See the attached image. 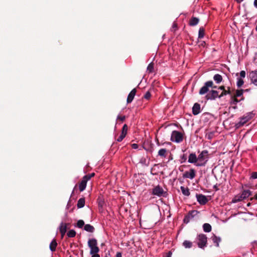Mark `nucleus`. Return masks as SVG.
Instances as JSON below:
<instances>
[{
	"label": "nucleus",
	"mask_w": 257,
	"mask_h": 257,
	"mask_svg": "<svg viewBox=\"0 0 257 257\" xmlns=\"http://www.w3.org/2000/svg\"><path fill=\"white\" fill-rule=\"evenodd\" d=\"M198 240V246L202 249H204L206 246L207 242V237L205 234H200L197 237Z\"/></svg>",
	"instance_id": "7ed1b4c3"
},
{
	"label": "nucleus",
	"mask_w": 257,
	"mask_h": 257,
	"mask_svg": "<svg viewBox=\"0 0 257 257\" xmlns=\"http://www.w3.org/2000/svg\"><path fill=\"white\" fill-rule=\"evenodd\" d=\"M125 119V116H120V115H118L117 117V119L118 120H120L121 121H123Z\"/></svg>",
	"instance_id": "c03bdc74"
},
{
	"label": "nucleus",
	"mask_w": 257,
	"mask_h": 257,
	"mask_svg": "<svg viewBox=\"0 0 257 257\" xmlns=\"http://www.w3.org/2000/svg\"><path fill=\"white\" fill-rule=\"evenodd\" d=\"M237 3H240L243 0H235Z\"/></svg>",
	"instance_id": "4d7b16f0"
},
{
	"label": "nucleus",
	"mask_w": 257,
	"mask_h": 257,
	"mask_svg": "<svg viewBox=\"0 0 257 257\" xmlns=\"http://www.w3.org/2000/svg\"><path fill=\"white\" fill-rule=\"evenodd\" d=\"M181 160H182L181 162V163L186 162V161L187 160V155L186 154H183L181 157Z\"/></svg>",
	"instance_id": "37998d69"
},
{
	"label": "nucleus",
	"mask_w": 257,
	"mask_h": 257,
	"mask_svg": "<svg viewBox=\"0 0 257 257\" xmlns=\"http://www.w3.org/2000/svg\"><path fill=\"white\" fill-rule=\"evenodd\" d=\"M231 101L230 103L231 104L236 105L237 104V103L240 102V100H239L237 98V97H236L235 96H234L233 95L231 96Z\"/></svg>",
	"instance_id": "7c9ffc66"
},
{
	"label": "nucleus",
	"mask_w": 257,
	"mask_h": 257,
	"mask_svg": "<svg viewBox=\"0 0 257 257\" xmlns=\"http://www.w3.org/2000/svg\"><path fill=\"white\" fill-rule=\"evenodd\" d=\"M250 90L249 89H243V92H248Z\"/></svg>",
	"instance_id": "6e6d98bb"
},
{
	"label": "nucleus",
	"mask_w": 257,
	"mask_h": 257,
	"mask_svg": "<svg viewBox=\"0 0 257 257\" xmlns=\"http://www.w3.org/2000/svg\"><path fill=\"white\" fill-rule=\"evenodd\" d=\"M172 254V253L171 252V251H170L167 253L166 257H171Z\"/></svg>",
	"instance_id": "3c124183"
},
{
	"label": "nucleus",
	"mask_w": 257,
	"mask_h": 257,
	"mask_svg": "<svg viewBox=\"0 0 257 257\" xmlns=\"http://www.w3.org/2000/svg\"><path fill=\"white\" fill-rule=\"evenodd\" d=\"M181 190L183 195L188 196L190 195L189 189L187 187H185L184 186L181 187Z\"/></svg>",
	"instance_id": "cd10ccee"
},
{
	"label": "nucleus",
	"mask_w": 257,
	"mask_h": 257,
	"mask_svg": "<svg viewBox=\"0 0 257 257\" xmlns=\"http://www.w3.org/2000/svg\"><path fill=\"white\" fill-rule=\"evenodd\" d=\"M88 246L90 249V253H98L99 251L97 241L95 238L89 239L88 241Z\"/></svg>",
	"instance_id": "f03ea898"
},
{
	"label": "nucleus",
	"mask_w": 257,
	"mask_h": 257,
	"mask_svg": "<svg viewBox=\"0 0 257 257\" xmlns=\"http://www.w3.org/2000/svg\"><path fill=\"white\" fill-rule=\"evenodd\" d=\"M127 125L126 124H124L122 128V130H121V134H123L124 135V136H126V134H127Z\"/></svg>",
	"instance_id": "4c0bfd02"
},
{
	"label": "nucleus",
	"mask_w": 257,
	"mask_h": 257,
	"mask_svg": "<svg viewBox=\"0 0 257 257\" xmlns=\"http://www.w3.org/2000/svg\"><path fill=\"white\" fill-rule=\"evenodd\" d=\"M84 229L85 231L91 233L93 232L95 230L94 227L89 224H85L84 226Z\"/></svg>",
	"instance_id": "6ab92c4d"
},
{
	"label": "nucleus",
	"mask_w": 257,
	"mask_h": 257,
	"mask_svg": "<svg viewBox=\"0 0 257 257\" xmlns=\"http://www.w3.org/2000/svg\"><path fill=\"white\" fill-rule=\"evenodd\" d=\"M167 154V151L166 149H161L158 152V155L162 158H165Z\"/></svg>",
	"instance_id": "a878e982"
},
{
	"label": "nucleus",
	"mask_w": 257,
	"mask_h": 257,
	"mask_svg": "<svg viewBox=\"0 0 257 257\" xmlns=\"http://www.w3.org/2000/svg\"><path fill=\"white\" fill-rule=\"evenodd\" d=\"M251 114H248L246 116H244L240 118L238 122L236 123L235 125L236 128H239L243 125L246 122L251 118Z\"/></svg>",
	"instance_id": "39448f33"
},
{
	"label": "nucleus",
	"mask_w": 257,
	"mask_h": 257,
	"mask_svg": "<svg viewBox=\"0 0 257 257\" xmlns=\"http://www.w3.org/2000/svg\"><path fill=\"white\" fill-rule=\"evenodd\" d=\"M85 198H80L77 202V207L78 208H82L85 205Z\"/></svg>",
	"instance_id": "b1692460"
},
{
	"label": "nucleus",
	"mask_w": 257,
	"mask_h": 257,
	"mask_svg": "<svg viewBox=\"0 0 257 257\" xmlns=\"http://www.w3.org/2000/svg\"><path fill=\"white\" fill-rule=\"evenodd\" d=\"M245 74H246V73H245V71H244V70H242L240 71V78H244L245 77Z\"/></svg>",
	"instance_id": "a18cd8bd"
},
{
	"label": "nucleus",
	"mask_w": 257,
	"mask_h": 257,
	"mask_svg": "<svg viewBox=\"0 0 257 257\" xmlns=\"http://www.w3.org/2000/svg\"><path fill=\"white\" fill-rule=\"evenodd\" d=\"M205 34V30L203 27L199 28L198 33V38L202 39L204 37Z\"/></svg>",
	"instance_id": "c85d7f7f"
},
{
	"label": "nucleus",
	"mask_w": 257,
	"mask_h": 257,
	"mask_svg": "<svg viewBox=\"0 0 257 257\" xmlns=\"http://www.w3.org/2000/svg\"><path fill=\"white\" fill-rule=\"evenodd\" d=\"M243 199L240 195L235 196L232 199V202L233 203H236L242 201Z\"/></svg>",
	"instance_id": "473e14b6"
},
{
	"label": "nucleus",
	"mask_w": 257,
	"mask_h": 257,
	"mask_svg": "<svg viewBox=\"0 0 257 257\" xmlns=\"http://www.w3.org/2000/svg\"><path fill=\"white\" fill-rule=\"evenodd\" d=\"M243 89H237L235 91V93L233 95V96L236 97L241 96L243 95Z\"/></svg>",
	"instance_id": "2f4dec72"
},
{
	"label": "nucleus",
	"mask_w": 257,
	"mask_h": 257,
	"mask_svg": "<svg viewBox=\"0 0 257 257\" xmlns=\"http://www.w3.org/2000/svg\"><path fill=\"white\" fill-rule=\"evenodd\" d=\"M177 24L175 22H174L171 28L172 31L175 32L177 30Z\"/></svg>",
	"instance_id": "ea45409f"
},
{
	"label": "nucleus",
	"mask_w": 257,
	"mask_h": 257,
	"mask_svg": "<svg viewBox=\"0 0 257 257\" xmlns=\"http://www.w3.org/2000/svg\"><path fill=\"white\" fill-rule=\"evenodd\" d=\"M255 30L257 32V25H256V28H255Z\"/></svg>",
	"instance_id": "680f3d73"
},
{
	"label": "nucleus",
	"mask_w": 257,
	"mask_h": 257,
	"mask_svg": "<svg viewBox=\"0 0 257 257\" xmlns=\"http://www.w3.org/2000/svg\"><path fill=\"white\" fill-rule=\"evenodd\" d=\"M244 100V97L242 95L241 99H239V100H240V101Z\"/></svg>",
	"instance_id": "13d9d810"
},
{
	"label": "nucleus",
	"mask_w": 257,
	"mask_h": 257,
	"mask_svg": "<svg viewBox=\"0 0 257 257\" xmlns=\"http://www.w3.org/2000/svg\"><path fill=\"white\" fill-rule=\"evenodd\" d=\"M208 152L207 150L203 151L198 156V162L196 164V166H204L208 160Z\"/></svg>",
	"instance_id": "f257e3e1"
},
{
	"label": "nucleus",
	"mask_w": 257,
	"mask_h": 257,
	"mask_svg": "<svg viewBox=\"0 0 257 257\" xmlns=\"http://www.w3.org/2000/svg\"><path fill=\"white\" fill-rule=\"evenodd\" d=\"M231 94V92L230 90V88L229 87H227V89H225L224 91H222L221 94L219 95V98H221L225 95L227 94L230 95Z\"/></svg>",
	"instance_id": "bb28decb"
},
{
	"label": "nucleus",
	"mask_w": 257,
	"mask_h": 257,
	"mask_svg": "<svg viewBox=\"0 0 257 257\" xmlns=\"http://www.w3.org/2000/svg\"><path fill=\"white\" fill-rule=\"evenodd\" d=\"M199 22L198 18L196 17H192L189 21V25L191 26H195L198 24Z\"/></svg>",
	"instance_id": "5701e85b"
},
{
	"label": "nucleus",
	"mask_w": 257,
	"mask_h": 257,
	"mask_svg": "<svg viewBox=\"0 0 257 257\" xmlns=\"http://www.w3.org/2000/svg\"><path fill=\"white\" fill-rule=\"evenodd\" d=\"M158 144L159 145V141H158Z\"/></svg>",
	"instance_id": "69168bd1"
},
{
	"label": "nucleus",
	"mask_w": 257,
	"mask_h": 257,
	"mask_svg": "<svg viewBox=\"0 0 257 257\" xmlns=\"http://www.w3.org/2000/svg\"><path fill=\"white\" fill-rule=\"evenodd\" d=\"M253 198H250V200H252Z\"/></svg>",
	"instance_id": "0e129e2a"
},
{
	"label": "nucleus",
	"mask_w": 257,
	"mask_h": 257,
	"mask_svg": "<svg viewBox=\"0 0 257 257\" xmlns=\"http://www.w3.org/2000/svg\"><path fill=\"white\" fill-rule=\"evenodd\" d=\"M249 78L251 82L257 86V71H251L249 73Z\"/></svg>",
	"instance_id": "f8f14e48"
},
{
	"label": "nucleus",
	"mask_w": 257,
	"mask_h": 257,
	"mask_svg": "<svg viewBox=\"0 0 257 257\" xmlns=\"http://www.w3.org/2000/svg\"><path fill=\"white\" fill-rule=\"evenodd\" d=\"M203 230L206 232H209L211 231V226L210 224L205 223L203 225Z\"/></svg>",
	"instance_id": "393cba45"
},
{
	"label": "nucleus",
	"mask_w": 257,
	"mask_h": 257,
	"mask_svg": "<svg viewBox=\"0 0 257 257\" xmlns=\"http://www.w3.org/2000/svg\"><path fill=\"white\" fill-rule=\"evenodd\" d=\"M251 195V192L249 190H244L240 194L242 199H244L248 197L249 196Z\"/></svg>",
	"instance_id": "412c9836"
},
{
	"label": "nucleus",
	"mask_w": 257,
	"mask_h": 257,
	"mask_svg": "<svg viewBox=\"0 0 257 257\" xmlns=\"http://www.w3.org/2000/svg\"><path fill=\"white\" fill-rule=\"evenodd\" d=\"M95 175L94 173H92L86 175L84 176L85 178L88 181L90 180L92 177H93Z\"/></svg>",
	"instance_id": "58836bf2"
},
{
	"label": "nucleus",
	"mask_w": 257,
	"mask_h": 257,
	"mask_svg": "<svg viewBox=\"0 0 257 257\" xmlns=\"http://www.w3.org/2000/svg\"><path fill=\"white\" fill-rule=\"evenodd\" d=\"M254 198L257 200V194L254 196Z\"/></svg>",
	"instance_id": "bf43d9fd"
},
{
	"label": "nucleus",
	"mask_w": 257,
	"mask_h": 257,
	"mask_svg": "<svg viewBox=\"0 0 257 257\" xmlns=\"http://www.w3.org/2000/svg\"><path fill=\"white\" fill-rule=\"evenodd\" d=\"M209 87H211L212 88H217V86L214 85L213 83V86H209Z\"/></svg>",
	"instance_id": "5fc2aeb1"
},
{
	"label": "nucleus",
	"mask_w": 257,
	"mask_h": 257,
	"mask_svg": "<svg viewBox=\"0 0 257 257\" xmlns=\"http://www.w3.org/2000/svg\"><path fill=\"white\" fill-rule=\"evenodd\" d=\"M84 225V221L83 220H79L76 224V226L79 228H82Z\"/></svg>",
	"instance_id": "e433bc0d"
},
{
	"label": "nucleus",
	"mask_w": 257,
	"mask_h": 257,
	"mask_svg": "<svg viewBox=\"0 0 257 257\" xmlns=\"http://www.w3.org/2000/svg\"><path fill=\"white\" fill-rule=\"evenodd\" d=\"M87 181L88 180L83 177L79 184V190L81 192L84 191L85 189Z\"/></svg>",
	"instance_id": "2eb2a0df"
},
{
	"label": "nucleus",
	"mask_w": 257,
	"mask_h": 257,
	"mask_svg": "<svg viewBox=\"0 0 257 257\" xmlns=\"http://www.w3.org/2000/svg\"><path fill=\"white\" fill-rule=\"evenodd\" d=\"M196 176V171L194 169H191L189 171H186L183 174V177L193 179Z\"/></svg>",
	"instance_id": "9b49d317"
},
{
	"label": "nucleus",
	"mask_w": 257,
	"mask_h": 257,
	"mask_svg": "<svg viewBox=\"0 0 257 257\" xmlns=\"http://www.w3.org/2000/svg\"><path fill=\"white\" fill-rule=\"evenodd\" d=\"M136 89L134 88L130 92L127 97L126 101L127 103H130L132 102L136 94Z\"/></svg>",
	"instance_id": "ddd939ff"
},
{
	"label": "nucleus",
	"mask_w": 257,
	"mask_h": 257,
	"mask_svg": "<svg viewBox=\"0 0 257 257\" xmlns=\"http://www.w3.org/2000/svg\"><path fill=\"white\" fill-rule=\"evenodd\" d=\"M213 86V81H208L204 83V85L201 87L199 90V93L200 95H203L209 91V86Z\"/></svg>",
	"instance_id": "423d86ee"
},
{
	"label": "nucleus",
	"mask_w": 257,
	"mask_h": 257,
	"mask_svg": "<svg viewBox=\"0 0 257 257\" xmlns=\"http://www.w3.org/2000/svg\"><path fill=\"white\" fill-rule=\"evenodd\" d=\"M256 151H257V148H256Z\"/></svg>",
	"instance_id": "338daca9"
},
{
	"label": "nucleus",
	"mask_w": 257,
	"mask_h": 257,
	"mask_svg": "<svg viewBox=\"0 0 257 257\" xmlns=\"http://www.w3.org/2000/svg\"><path fill=\"white\" fill-rule=\"evenodd\" d=\"M166 193V192L164 191L163 189L159 185L156 186L152 190V194L159 197L165 196L164 194Z\"/></svg>",
	"instance_id": "6e6552de"
},
{
	"label": "nucleus",
	"mask_w": 257,
	"mask_h": 257,
	"mask_svg": "<svg viewBox=\"0 0 257 257\" xmlns=\"http://www.w3.org/2000/svg\"><path fill=\"white\" fill-rule=\"evenodd\" d=\"M213 78L217 84H219L223 80L222 76L219 74H215Z\"/></svg>",
	"instance_id": "aec40b11"
},
{
	"label": "nucleus",
	"mask_w": 257,
	"mask_h": 257,
	"mask_svg": "<svg viewBox=\"0 0 257 257\" xmlns=\"http://www.w3.org/2000/svg\"><path fill=\"white\" fill-rule=\"evenodd\" d=\"M90 254L92 255L91 257H100V255L98 254V253H93Z\"/></svg>",
	"instance_id": "de8ad7c7"
},
{
	"label": "nucleus",
	"mask_w": 257,
	"mask_h": 257,
	"mask_svg": "<svg viewBox=\"0 0 257 257\" xmlns=\"http://www.w3.org/2000/svg\"><path fill=\"white\" fill-rule=\"evenodd\" d=\"M125 137V136H124L123 134H120V135L119 136V137L116 139V141L118 142H121L123 139L124 138V137Z\"/></svg>",
	"instance_id": "79ce46f5"
},
{
	"label": "nucleus",
	"mask_w": 257,
	"mask_h": 257,
	"mask_svg": "<svg viewBox=\"0 0 257 257\" xmlns=\"http://www.w3.org/2000/svg\"><path fill=\"white\" fill-rule=\"evenodd\" d=\"M251 177L253 179H256L257 178V172H253L252 174H251Z\"/></svg>",
	"instance_id": "49530a36"
},
{
	"label": "nucleus",
	"mask_w": 257,
	"mask_h": 257,
	"mask_svg": "<svg viewBox=\"0 0 257 257\" xmlns=\"http://www.w3.org/2000/svg\"><path fill=\"white\" fill-rule=\"evenodd\" d=\"M76 233V231L74 230L71 229L67 232V235L68 237H74L75 236Z\"/></svg>",
	"instance_id": "72a5a7b5"
},
{
	"label": "nucleus",
	"mask_w": 257,
	"mask_h": 257,
	"mask_svg": "<svg viewBox=\"0 0 257 257\" xmlns=\"http://www.w3.org/2000/svg\"><path fill=\"white\" fill-rule=\"evenodd\" d=\"M199 212L196 210H193L190 211L187 215H185L183 221L185 223H188L190 220L192 219L195 215H196Z\"/></svg>",
	"instance_id": "0eeeda50"
},
{
	"label": "nucleus",
	"mask_w": 257,
	"mask_h": 257,
	"mask_svg": "<svg viewBox=\"0 0 257 257\" xmlns=\"http://www.w3.org/2000/svg\"><path fill=\"white\" fill-rule=\"evenodd\" d=\"M183 245L185 248H191L192 246V242L189 240H184L183 243Z\"/></svg>",
	"instance_id": "c756f323"
},
{
	"label": "nucleus",
	"mask_w": 257,
	"mask_h": 257,
	"mask_svg": "<svg viewBox=\"0 0 257 257\" xmlns=\"http://www.w3.org/2000/svg\"><path fill=\"white\" fill-rule=\"evenodd\" d=\"M253 4H254V7L256 8H257V0H254Z\"/></svg>",
	"instance_id": "864d4df0"
},
{
	"label": "nucleus",
	"mask_w": 257,
	"mask_h": 257,
	"mask_svg": "<svg viewBox=\"0 0 257 257\" xmlns=\"http://www.w3.org/2000/svg\"><path fill=\"white\" fill-rule=\"evenodd\" d=\"M57 246V243L55 239H54L50 244V249L52 251L56 250V247Z\"/></svg>",
	"instance_id": "4be33fe9"
},
{
	"label": "nucleus",
	"mask_w": 257,
	"mask_h": 257,
	"mask_svg": "<svg viewBox=\"0 0 257 257\" xmlns=\"http://www.w3.org/2000/svg\"><path fill=\"white\" fill-rule=\"evenodd\" d=\"M218 89H219V90H222V91H224L225 89V86H223V85H221V86H219L218 87Z\"/></svg>",
	"instance_id": "8fccbe9b"
},
{
	"label": "nucleus",
	"mask_w": 257,
	"mask_h": 257,
	"mask_svg": "<svg viewBox=\"0 0 257 257\" xmlns=\"http://www.w3.org/2000/svg\"><path fill=\"white\" fill-rule=\"evenodd\" d=\"M67 228V224L61 223L60 226V232L61 235V238H63L65 235Z\"/></svg>",
	"instance_id": "4468645a"
},
{
	"label": "nucleus",
	"mask_w": 257,
	"mask_h": 257,
	"mask_svg": "<svg viewBox=\"0 0 257 257\" xmlns=\"http://www.w3.org/2000/svg\"><path fill=\"white\" fill-rule=\"evenodd\" d=\"M211 239L214 243L215 245L217 247L219 246V242L221 241V238L219 237H217L215 235L213 234L211 237Z\"/></svg>",
	"instance_id": "a211bd4d"
},
{
	"label": "nucleus",
	"mask_w": 257,
	"mask_h": 257,
	"mask_svg": "<svg viewBox=\"0 0 257 257\" xmlns=\"http://www.w3.org/2000/svg\"><path fill=\"white\" fill-rule=\"evenodd\" d=\"M151 96V94L149 91H147L144 96V98L146 99H149Z\"/></svg>",
	"instance_id": "a19ab883"
},
{
	"label": "nucleus",
	"mask_w": 257,
	"mask_h": 257,
	"mask_svg": "<svg viewBox=\"0 0 257 257\" xmlns=\"http://www.w3.org/2000/svg\"><path fill=\"white\" fill-rule=\"evenodd\" d=\"M200 111V105L198 103H195L192 107V113L194 115H197Z\"/></svg>",
	"instance_id": "f3484780"
},
{
	"label": "nucleus",
	"mask_w": 257,
	"mask_h": 257,
	"mask_svg": "<svg viewBox=\"0 0 257 257\" xmlns=\"http://www.w3.org/2000/svg\"><path fill=\"white\" fill-rule=\"evenodd\" d=\"M198 158L196 157V155L194 153H191L189 155L188 157V162L190 163H196L197 164L198 162Z\"/></svg>",
	"instance_id": "dca6fc26"
},
{
	"label": "nucleus",
	"mask_w": 257,
	"mask_h": 257,
	"mask_svg": "<svg viewBox=\"0 0 257 257\" xmlns=\"http://www.w3.org/2000/svg\"><path fill=\"white\" fill-rule=\"evenodd\" d=\"M205 97L207 100H214L217 97L219 98V95L217 91L212 90L207 94Z\"/></svg>",
	"instance_id": "1a4fd4ad"
},
{
	"label": "nucleus",
	"mask_w": 257,
	"mask_h": 257,
	"mask_svg": "<svg viewBox=\"0 0 257 257\" xmlns=\"http://www.w3.org/2000/svg\"><path fill=\"white\" fill-rule=\"evenodd\" d=\"M132 147L133 149H137L138 148V145L137 144H133Z\"/></svg>",
	"instance_id": "09e8293b"
},
{
	"label": "nucleus",
	"mask_w": 257,
	"mask_h": 257,
	"mask_svg": "<svg viewBox=\"0 0 257 257\" xmlns=\"http://www.w3.org/2000/svg\"><path fill=\"white\" fill-rule=\"evenodd\" d=\"M196 197L197 198V201L200 205H205L208 201V199L207 198L206 196L201 194H196Z\"/></svg>",
	"instance_id": "9d476101"
},
{
	"label": "nucleus",
	"mask_w": 257,
	"mask_h": 257,
	"mask_svg": "<svg viewBox=\"0 0 257 257\" xmlns=\"http://www.w3.org/2000/svg\"><path fill=\"white\" fill-rule=\"evenodd\" d=\"M183 140V134L177 131H173L171 137V141L177 143H180Z\"/></svg>",
	"instance_id": "20e7f679"
},
{
	"label": "nucleus",
	"mask_w": 257,
	"mask_h": 257,
	"mask_svg": "<svg viewBox=\"0 0 257 257\" xmlns=\"http://www.w3.org/2000/svg\"><path fill=\"white\" fill-rule=\"evenodd\" d=\"M115 257H122L121 253L120 252H117Z\"/></svg>",
	"instance_id": "603ef678"
},
{
	"label": "nucleus",
	"mask_w": 257,
	"mask_h": 257,
	"mask_svg": "<svg viewBox=\"0 0 257 257\" xmlns=\"http://www.w3.org/2000/svg\"><path fill=\"white\" fill-rule=\"evenodd\" d=\"M249 205H250V203H249L247 204V206H249Z\"/></svg>",
	"instance_id": "e2e57ef3"
},
{
	"label": "nucleus",
	"mask_w": 257,
	"mask_h": 257,
	"mask_svg": "<svg viewBox=\"0 0 257 257\" xmlns=\"http://www.w3.org/2000/svg\"><path fill=\"white\" fill-rule=\"evenodd\" d=\"M244 83V81L241 78H237V86L238 87H241Z\"/></svg>",
	"instance_id": "c9c22d12"
},
{
	"label": "nucleus",
	"mask_w": 257,
	"mask_h": 257,
	"mask_svg": "<svg viewBox=\"0 0 257 257\" xmlns=\"http://www.w3.org/2000/svg\"><path fill=\"white\" fill-rule=\"evenodd\" d=\"M154 70V63H150L147 67V71L149 73H152Z\"/></svg>",
	"instance_id": "f704fd0d"
},
{
	"label": "nucleus",
	"mask_w": 257,
	"mask_h": 257,
	"mask_svg": "<svg viewBox=\"0 0 257 257\" xmlns=\"http://www.w3.org/2000/svg\"><path fill=\"white\" fill-rule=\"evenodd\" d=\"M172 159H173V158L172 157H170L169 160H172Z\"/></svg>",
	"instance_id": "052dcab7"
}]
</instances>
